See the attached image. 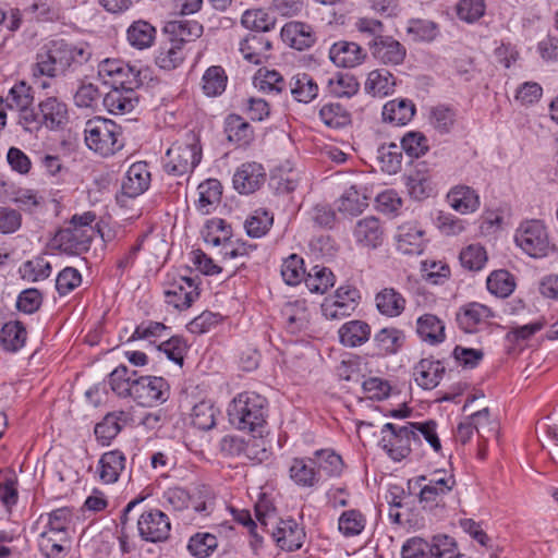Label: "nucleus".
<instances>
[{
  "mask_svg": "<svg viewBox=\"0 0 558 558\" xmlns=\"http://www.w3.org/2000/svg\"><path fill=\"white\" fill-rule=\"evenodd\" d=\"M256 447H258L257 439L245 441L243 437L238 435H226L219 441V450L225 457L245 456L248 459H256L262 462L267 457V451L263 448L259 456L255 450Z\"/></svg>",
  "mask_w": 558,
  "mask_h": 558,
  "instance_id": "obj_24",
  "label": "nucleus"
},
{
  "mask_svg": "<svg viewBox=\"0 0 558 558\" xmlns=\"http://www.w3.org/2000/svg\"><path fill=\"white\" fill-rule=\"evenodd\" d=\"M171 523L166 513L156 508L144 510L137 519L140 537L149 543L165 542L170 536Z\"/></svg>",
  "mask_w": 558,
  "mask_h": 558,
  "instance_id": "obj_14",
  "label": "nucleus"
},
{
  "mask_svg": "<svg viewBox=\"0 0 558 558\" xmlns=\"http://www.w3.org/2000/svg\"><path fill=\"white\" fill-rule=\"evenodd\" d=\"M268 401L254 391L238 393L227 409L229 423L238 430L262 434L267 424Z\"/></svg>",
  "mask_w": 558,
  "mask_h": 558,
  "instance_id": "obj_3",
  "label": "nucleus"
},
{
  "mask_svg": "<svg viewBox=\"0 0 558 558\" xmlns=\"http://www.w3.org/2000/svg\"><path fill=\"white\" fill-rule=\"evenodd\" d=\"M353 236L357 245L377 248L384 241V228L380 220L374 216L360 219L353 229Z\"/></svg>",
  "mask_w": 558,
  "mask_h": 558,
  "instance_id": "obj_27",
  "label": "nucleus"
},
{
  "mask_svg": "<svg viewBox=\"0 0 558 558\" xmlns=\"http://www.w3.org/2000/svg\"><path fill=\"white\" fill-rule=\"evenodd\" d=\"M416 333L430 345L439 344L446 340L445 323L434 314H423L416 319Z\"/></svg>",
  "mask_w": 558,
  "mask_h": 558,
  "instance_id": "obj_42",
  "label": "nucleus"
},
{
  "mask_svg": "<svg viewBox=\"0 0 558 558\" xmlns=\"http://www.w3.org/2000/svg\"><path fill=\"white\" fill-rule=\"evenodd\" d=\"M289 87L293 99L300 104H310L319 93V87L315 80L305 72L293 75Z\"/></svg>",
  "mask_w": 558,
  "mask_h": 558,
  "instance_id": "obj_46",
  "label": "nucleus"
},
{
  "mask_svg": "<svg viewBox=\"0 0 558 558\" xmlns=\"http://www.w3.org/2000/svg\"><path fill=\"white\" fill-rule=\"evenodd\" d=\"M228 76L220 65L209 66L202 76V89L207 97H218L226 90Z\"/></svg>",
  "mask_w": 558,
  "mask_h": 558,
  "instance_id": "obj_52",
  "label": "nucleus"
},
{
  "mask_svg": "<svg viewBox=\"0 0 558 558\" xmlns=\"http://www.w3.org/2000/svg\"><path fill=\"white\" fill-rule=\"evenodd\" d=\"M398 250L407 255H420L424 251V231L416 222H405L398 230Z\"/></svg>",
  "mask_w": 558,
  "mask_h": 558,
  "instance_id": "obj_38",
  "label": "nucleus"
},
{
  "mask_svg": "<svg viewBox=\"0 0 558 558\" xmlns=\"http://www.w3.org/2000/svg\"><path fill=\"white\" fill-rule=\"evenodd\" d=\"M186 58V50L168 37L155 51V64L165 71H172L179 68Z\"/></svg>",
  "mask_w": 558,
  "mask_h": 558,
  "instance_id": "obj_35",
  "label": "nucleus"
},
{
  "mask_svg": "<svg viewBox=\"0 0 558 558\" xmlns=\"http://www.w3.org/2000/svg\"><path fill=\"white\" fill-rule=\"evenodd\" d=\"M288 472L290 480L301 488H314L322 482L313 456L293 458Z\"/></svg>",
  "mask_w": 558,
  "mask_h": 558,
  "instance_id": "obj_20",
  "label": "nucleus"
},
{
  "mask_svg": "<svg viewBox=\"0 0 558 558\" xmlns=\"http://www.w3.org/2000/svg\"><path fill=\"white\" fill-rule=\"evenodd\" d=\"M170 386L163 377L137 376L133 383L132 399L142 407L163 403L169 398Z\"/></svg>",
  "mask_w": 558,
  "mask_h": 558,
  "instance_id": "obj_13",
  "label": "nucleus"
},
{
  "mask_svg": "<svg viewBox=\"0 0 558 558\" xmlns=\"http://www.w3.org/2000/svg\"><path fill=\"white\" fill-rule=\"evenodd\" d=\"M33 102V88L24 81L15 83L5 97L7 107L19 112V123L29 132L38 129V118Z\"/></svg>",
  "mask_w": 558,
  "mask_h": 558,
  "instance_id": "obj_9",
  "label": "nucleus"
},
{
  "mask_svg": "<svg viewBox=\"0 0 558 558\" xmlns=\"http://www.w3.org/2000/svg\"><path fill=\"white\" fill-rule=\"evenodd\" d=\"M218 547L216 535L208 532H197L187 543L189 553L196 558L209 557Z\"/></svg>",
  "mask_w": 558,
  "mask_h": 558,
  "instance_id": "obj_64",
  "label": "nucleus"
},
{
  "mask_svg": "<svg viewBox=\"0 0 558 558\" xmlns=\"http://www.w3.org/2000/svg\"><path fill=\"white\" fill-rule=\"evenodd\" d=\"M447 201L451 208L461 215L473 214L481 206L477 191L465 184L452 186L447 193Z\"/></svg>",
  "mask_w": 558,
  "mask_h": 558,
  "instance_id": "obj_28",
  "label": "nucleus"
},
{
  "mask_svg": "<svg viewBox=\"0 0 558 558\" xmlns=\"http://www.w3.org/2000/svg\"><path fill=\"white\" fill-rule=\"evenodd\" d=\"M405 340L404 332L393 327H385L374 336V347L378 355L387 356L398 353Z\"/></svg>",
  "mask_w": 558,
  "mask_h": 558,
  "instance_id": "obj_44",
  "label": "nucleus"
},
{
  "mask_svg": "<svg viewBox=\"0 0 558 558\" xmlns=\"http://www.w3.org/2000/svg\"><path fill=\"white\" fill-rule=\"evenodd\" d=\"M86 146L101 157H110L124 147L122 128L112 120L96 117L84 126Z\"/></svg>",
  "mask_w": 558,
  "mask_h": 558,
  "instance_id": "obj_7",
  "label": "nucleus"
},
{
  "mask_svg": "<svg viewBox=\"0 0 558 558\" xmlns=\"http://www.w3.org/2000/svg\"><path fill=\"white\" fill-rule=\"evenodd\" d=\"M217 413L218 410L210 400H202L192 409V424L201 430H209L216 425Z\"/></svg>",
  "mask_w": 558,
  "mask_h": 558,
  "instance_id": "obj_62",
  "label": "nucleus"
},
{
  "mask_svg": "<svg viewBox=\"0 0 558 558\" xmlns=\"http://www.w3.org/2000/svg\"><path fill=\"white\" fill-rule=\"evenodd\" d=\"M136 377V371H131L126 365L120 364L108 375L107 383L117 397L125 399L132 397L133 383Z\"/></svg>",
  "mask_w": 558,
  "mask_h": 558,
  "instance_id": "obj_45",
  "label": "nucleus"
},
{
  "mask_svg": "<svg viewBox=\"0 0 558 558\" xmlns=\"http://www.w3.org/2000/svg\"><path fill=\"white\" fill-rule=\"evenodd\" d=\"M27 331L23 323H5L0 330V342L7 351L16 352L25 345Z\"/></svg>",
  "mask_w": 558,
  "mask_h": 558,
  "instance_id": "obj_50",
  "label": "nucleus"
},
{
  "mask_svg": "<svg viewBox=\"0 0 558 558\" xmlns=\"http://www.w3.org/2000/svg\"><path fill=\"white\" fill-rule=\"evenodd\" d=\"M306 269L304 259L298 254H291L283 258L281 264V277L288 286H298L305 281Z\"/></svg>",
  "mask_w": 558,
  "mask_h": 558,
  "instance_id": "obj_59",
  "label": "nucleus"
},
{
  "mask_svg": "<svg viewBox=\"0 0 558 558\" xmlns=\"http://www.w3.org/2000/svg\"><path fill=\"white\" fill-rule=\"evenodd\" d=\"M445 371L446 368L439 360L426 357L414 366L413 376L420 387L430 390L439 385Z\"/></svg>",
  "mask_w": 558,
  "mask_h": 558,
  "instance_id": "obj_31",
  "label": "nucleus"
},
{
  "mask_svg": "<svg viewBox=\"0 0 558 558\" xmlns=\"http://www.w3.org/2000/svg\"><path fill=\"white\" fill-rule=\"evenodd\" d=\"M367 519L359 509L344 510L338 518V531L347 537H355L363 533Z\"/></svg>",
  "mask_w": 558,
  "mask_h": 558,
  "instance_id": "obj_51",
  "label": "nucleus"
},
{
  "mask_svg": "<svg viewBox=\"0 0 558 558\" xmlns=\"http://www.w3.org/2000/svg\"><path fill=\"white\" fill-rule=\"evenodd\" d=\"M202 160V145L194 132L175 141L162 158L163 171L172 177L190 175Z\"/></svg>",
  "mask_w": 558,
  "mask_h": 558,
  "instance_id": "obj_6",
  "label": "nucleus"
},
{
  "mask_svg": "<svg viewBox=\"0 0 558 558\" xmlns=\"http://www.w3.org/2000/svg\"><path fill=\"white\" fill-rule=\"evenodd\" d=\"M274 223V215L266 209H256L250 215L244 223L250 238L259 239L268 233Z\"/></svg>",
  "mask_w": 558,
  "mask_h": 558,
  "instance_id": "obj_60",
  "label": "nucleus"
},
{
  "mask_svg": "<svg viewBox=\"0 0 558 558\" xmlns=\"http://www.w3.org/2000/svg\"><path fill=\"white\" fill-rule=\"evenodd\" d=\"M202 236L207 244L220 246L232 238V228L222 218L215 217L206 222Z\"/></svg>",
  "mask_w": 558,
  "mask_h": 558,
  "instance_id": "obj_56",
  "label": "nucleus"
},
{
  "mask_svg": "<svg viewBox=\"0 0 558 558\" xmlns=\"http://www.w3.org/2000/svg\"><path fill=\"white\" fill-rule=\"evenodd\" d=\"M375 305L383 316L396 318L404 312L407 300L395 288L386 287L375 294Z\"/></svg>",
  "mask_w": 558,
  "mask_h": 558,
  "instance_id": "obj_34",
  "label": "nucleus"
},
{
  "mask_svg": "<svg viewBox=\"0 0 558 558\" xmlns=\"http://www.w3.org/2000/svg\"><path fill=\"white\" fill-rule=\"evenodd\" d=\"M396 86V78L391 72L386 69H377L369 72L365 82L367 93L377 97H385L392 94Z\"/></svg>",
  "mask_w": 558,
  "mask_h": 558,
  "instance_id": "obj_49",
  "label": "nucleus"
},
{
  "mask_svg": "<svg viewBox=\"0 0 558 558\" xmlns=\"http://www.w3.org/2000/svg\"><path fill=\"white\" fill-rule=\"evenodd\" d=\"M335 281L336 277L329 268L315 265L307 271L304 282L312 293L324 294L333 287Z\"/></svg>",
  "mask_w": 558,
  "mask_h": 558,
  "instance_id": "obj_53",
  "label": "nucleus"
},
{
  "mask_svg": "<svg viewBox=\"0 0 558 558\" xmlns=\"http://www.w3.org/2000/svg\"><path fill=\"white\" fill-rule=\"evenodd\" d=\"M495 312L480 302H469L461 305L456 313V323L465 333H475L490 324L495 318Z\"/></svg>",
  "mask_w": 558,
  "mask_h": 558,
  "instance_id": "obj_15",
  "label": "nucleus"
},
{
  "mask_svg": "<svg viewBox=\"0 0 558 558\" xmlns=\"http://www.w3.org/2000/svg\"><path fill=\"white\" fill-rule=\"evenodd\" d=\"M415 112L416 107L412 100L396 98L384 105L381 116L385 122L393 125H405L413 119Z\"/></svg>",
  "mask_w": 558,
  "mask_h": 558,
  "instance_id": "obj_41",
  "label": "nucleus"
},
{
  "mask_svg": "<svg viewBox=\"0 0 558 558\" xmlns=\"http://www.w3.org/2000/svg\"><path fill=\"white\" fill-rule=\"evenodd\" d=\"M162 288L167 305L186 311L201 296V278L190 267L172 269L166 274Z\"/></svg>",
  "mask_w": 558,
  "mask_h": 558,
  "instance_id": "obj_5",
  "label": "nucleus"
},
{
  "mask_svg": "<svg viewBox=\"0 0 558 558\" xmlns=\"http://www.w3.org/2000/svg\"><path fill=\"white\" fill-rule=\"evenodd\" d=\"M271 41L263 34H248L240 43V51L243 58L253 63L262 64L268 57Z\"/></svg>",
  "mask_w": 558,
  "mask_h": 558,
  "instance_id": "obj_40",
  "label": "nucleus"
},
{
  "mask_svg": "<svg viewBox=\"0 0 558 558\" xmlns=\"http://www.w3.org/2000/svg\"><path fill=\"white\" fill-rule=\"evenodd\" d=\"M36 116L38 118V129L45 125L49 130H60L69 121L66 104L54 96L47 97L38 104Z\"/></svg>",
  "mask_w": 558,
  "mask_h": 558,
  "instance_id": "obj_19",
  "label": "nucleus"
},
{
  "mask_svg": "<svg viewBox=\"0 0 558 558\" xmlns=\"http://www.w3.org/2000/svg\"><path fill=\"white\" fill-rule=\"evenodd\" d=\"M266 181L265 168L256 161H247L236 168L232 183L240 194L248 195L259 190Z\"/></svg>",
  "mask_w": 558,
  "mask_h": 558,
  "instance_id": "obj_17",
  "label": "nucleus"
},
{
  "mask_svg": "<svg viewBox=\"0 0 558 558\" xmlns=\"http://www.w3.org/2000/svg\"><path fill=\"white\" fill-rule=\"evenodd\" d=\"M98 72L111 87L140 88L143 85L141 69L121 59L104 60Z\"/></svg>",
  "mask_w": 558,
  "mask_h": 558,
  "instance_id": "obj_11",
  "label": "nucleus"
},
{
  "mask_svg": "<svg viewBox=\"0 0 558 558\" xmlns=\"http://www.w3.org/2000/svg\"><path fill=\"white\" fill-rule=\"evenodd\" d=\"M22 279L37 282L47 279L52 271L51 264L44 256H36L24 262L19 269Z\"/></svg>",
  "mask_w": 558,
  "mask_h": 558,
  "instance_id": "obj_61",
  "label": "nucleus"
},
{
  "mask_svg": "<svg viewBox=\"0 0 558 558\" xmlns=\"http://www.w3.org/2000/svg\"><path fill=\"white\" fill-rule=\"evenodd\" d=\"M312 456L317 470H319L320 480H323V477H340L343 473L344 462L342 457L335 450L329 448L318 449L315 450Z\"/></svg>",
  "mask_w": 558,
  "mask_h": 558,
  "instance_id": "obj_43",
  "label": "nucleus"
},
{
  "mask_svg": "<svg viewBox=\"0 0 558 558\" xmlns=\"http://www.w3.org/2000/svg\"><path fill=\"white\" fill-rule=\"evenodd\" d=\"M96 214L74 215L51 239V247L69 256L87 253L96 234Z\"/></svg>",
  "mask_w": 558,
  "mask_h": 558,
  "instance_id": "obj_2",
  "label": "nucleus"
},
{
  "mask_svg": "<svg viewBox=\"0 0 558 558\" xmlns=\"http://www.w3.org/2000/svg\"><path fill=\"white\" fill-rule=\"evenodd\" d=\"M223 132L228 142L244 147L254 141V129L242 116L228 114L223 120Z\"/></svg>",
  "mask_w": 558,
  "mask_h": 558,
  "instance_id": "obj_30",
  "label": "nucleus"
},
{
  "mask_svg": "<svg viewBox=\"0 0 558 558\" xmlns=\"http://www.w3.org/2000/svg\"><path fill=\"white\" fill-rule=\"evenodd\" d=\"M320 121L328 128L341 129L350 124L351 114L340 102L324 104L318 112Z\"/></svg>",
  "mask_w": 558,
  "mask_h": 558,
  "instance_id": "obj_54",
  "label": "nucleus"
},
{
  "mask_svg": "<svg viewBox=\"0 0 558 558\" xmlns=\"http://www.w3.org/2000/svg\"><path fill=\"white\" fill-rule=\"evenodd\" d=\"M368 49L375 60L386 65L402 64L407 57V48L390 35H384Z\"/></svg>",
  "mask_w": 558,
  "mask_h": 558,
  "instance_id": "obj_21",
  "label": "nucleus"
},
{
  "mask_svg": "<svg viewBox=\"0 0 558 558\" xmlns=\"http://www.w3.org/2000/svg\"><path fill=\"white\" fill-rule=\"evenodd\" d=\"M402 148L395 143L384 144L377 150L380 169L388 173H397L402 166Z\"/></svg>",
  "mask_w": 558,
  "mask_h": 558,
  "instance_id": "obj_58",
  "label": "nucleus"
},
{
  "mask_svg": "<svg viewBox=\"0 0 558 558\" xmlns=\"http://www.w3.org/2000/svg\"><path fill=\"white\" fill-rule=\"evenodd\" d=\"M380 434L379 446L391 460L400 462L410 454L414 432L409 422L402 426L386 423L381 427Z\"/></svg>",
  "mask_w": 558,
  "mask_h": 558,
  "instance_id": "obj_10",
  "label": "nucleus"
},
{
  "mask_svg": "<svg viewBox=\"0 0 558 558\" xmlns=\"http://www.w3.org/2000/svg\"><path fill=\"white\" fill-rule=\"evenodd\" d=\"M359 290L352 286H340L332 295L324 299L322 314L328 320H340L351 316L359 305Z\"/></svg>",
  "mask_w": 558,
  "mask_h": 558,
  "instance_id": "obj_12",
  "label": "nucleus"
},
{
  "mask_svg": "<svg viewBox=\"0 0 558 558\" xmlns=\"http://www.w3.org/2000/svg\"><path fill=\"white\" fill-rule=\"evenodd\" d=\"M90 58V46L85 41L52 39L36 52L31 72L34 78H64L87 64Z\"/></svg>",
  "mask_w": 558,
  "mask_h": 558,
  "instance_id": "obj_1",
  "label": "nucleus"
},
{
  "mask_svg": "<svg viewBox=\"0 0 558 558\" xmlns=\"http://www.w3.org/2000/svg\"><path fill=\"white\" fill-rule=\"evenodd\" d=\"M241 24L255 34L267 33L275 28L276 17L264 9H248L242 14Z\"/></svg>",
  "mask_w": 558,
  "mask_h": 558,
  "instance_id": "obj_55",
  "label": "nucleus"
},
{
  "mask_svg": "<svg viewBox=\"0 0 558 558\" xmlns=\"http://www.w3.org/2000/svg\"><path fill=\"white\" fill-rule=\"evenodd\" d=\"M329 59L338 68L353 69L366 61L367 51L355 41L338 40L329 48Z\"/></svg>",
  "mask_w": 558,
  "mask_h": 558,
  "instance_id": "obj_18",
  "label": "nucleus"
},
{
  "mask_svg": "<svg viewBox=\"0 0 558 558\" xmlns=\"http://www.w3.org/2000/svg\"><path fill=\"white\" fill-rule=\"evenodd\" d=\"M37 543L44 558H65L71 550L70 534L41 532Z\"/></svg>",
  "mask_w": 558,
  "mask_h": 558,
  "instance_id": "obj_32",
  "label": "nucleus"
},
{
  "mask_svg": "<svg viewBox=\"0 0 558 558\" xmlns=\"http://www.w3.org/2000/svg\"><path fill=\"white\" fill-rule=\"evenodd\" d=\"M360 84L354 75L338 72L328 80V89L336 97L350 98L359 92Z\"/></svg>",
  "mask_w": 558,
  "mask_h": 558,
  "instance_id": "obj_63",
  "label": "nucleus"
},
{
  "mask_svg": "<svg viewBox=\"0 0 558 558\" xmlns=\"http://www.w3.org/2000/svg\"><path fill=\"white\" fill-rule=\"evenodd\" d=\"M196 209L203 215H208L221 201L222 185L217 179H207L198 187Z\"/></svg>",
  "mask_w": 558,
  "mask_h": 558,
  "instance_id": "obj_47",
  "label": "nucleus"
},
{
  "mask_svg": "<svg viewBox=\"0 0 558 558\" xmlns=\"http://www.w3.org/2000/svg\"><path fill=\"white\" fill-rule=\"evenodd\" d=\"M129 420V413L125 411H116L108 413L99 423L96 424L94 433L98 442L108 446L122 430L123 425Z\"/></svg>",
  "mask_w": 558,
  "mask_h": 558,
  "instance_id": "obj_37",
  "label": "nucleus"
},
{
  "mask_svg": "<svg viewBox=\"0 0 558 558\" xmlns=\"http://www.w3.org/2000/svg\"><path fill=\"white\" fill-rule=\"evenodd\" d=\"M151 181L149 166L146 161L132 163L122 181V192L128 197H137L148 190Z\"/></svg>",
  "mask_w": 558,
  "mask_h": 558,
  "instance_id": "obj_23",
  "label": "nucleus"
},
{
  "mask_svg": "<svg viewBox=\"0 0 558 558\" xmlns=\"http://www.w3.org/2000/svg\"><path fill=\"white\" fill-rule=\"evenodd\" d=\"M372 335L368 323L353 319L344 323L338 329L339 342L345 348H357L366 343Z\"/></svg>",
  "mask_w": 558,
  "mask_h": 558,
  "instance_id": "obj_36",
  "label": "nucleus"
},
{
  "mask_svg": "<svg viewBox=\"0 0 558 558\" xmlns=\"http://www.w3.org/2000/svg\"><path fill=\"white\" fill-rule=\"evenodd\" d=\"M368 206V197L355 185L350 186L338 199V209L341 213L356 216Z\"/></svg>",
  "mask_w": 558,
  "mask_h": 558,
  "instance_id": "obj_57",
  "label": "nucleus"
},
{
  "mask_svg": "<svg viewBox=\"0 0 558 558\" xmlns=\"http://www.w3.org/2000/svg\"><path fill=\"white\" fill-rule=\"evenodd\" d=\"M126 458L119 450H110L101 454L98 461L99 478L104 484L116 483L125 468Z\"/></svg>",
  "mask_w": 558,
  "mask_h": 558,
  "instance_id": "obj_39",
  "label": "nucleus"
},
{
  "mask_svg": "<svg viewBox=\"0 0 558 558\" xmlns=\"http://www.w3.org/2000/svg\"><path fill=\"white\" fill-rule=\"evenodd\" d=\"M277 546L286 551L300 549L306 538V532L302 523L293 518L279 519L271 532Z\"/></svg>",
  "mask_w": 558,
  "mask_h": 558,
  "instance_id": "obj_16",
  "label": "nucleus"
},
{
  "mask_svg": "<svg viewBox=\"0 0 558 558\" xmlns=\"http://www.w3.org/2000/svg\"><path fill=\"white\" fill-rule=\"evenodd\" d=\"M286 327L289 332L298 333L305 330L308 325V311L304 301L289 302L282 308Z\"/></svg>",
  "mask_w": 558,
  "mask_h": 558,
  "instance_id": "obj_48",
  "label": "nucleus"
},
{
  "mask_svg": "<svg viewBox=\"0 0 558 558\" xmlns=\"http://www.w3.org/2000/svg\"><path fill=\"white\" fill-rule=\"evenodd\" d=\"M280 34L282 40L287 45L299 51H304L311 48L316 41L313 27L299 21H292L284 24Z\"/></svg>",
  "mask_w": 558,
  "mask_h": 558,
  "instance_id": "obj_26",
  "label": "nucleus"
},
{
  "mask_svg": "<svg viewBox=\"0 0 558 558\" xmlns=\"http://www.w3.org/2000/svg\"><path fill=\"white\" fill-rule=\"evenodd\" d=\"M157 37L156 27L146 20L133 21L125 32L128 44L136 50H145L150 48Z\"/></svg>",
  "mask_w": 558,
  "mask_h": 558,
  "instance_id": "obj_33",
  "label": "nucleus"
},
{
  "mask_svg": "<svg viewBox=\"0 0 558 558\" xmlns=\"http://www.w3.org/2000/svg\"><path fill=\"white\" fill-rule=\"evenodd\" d=\"M513 239L524 254L535 259L547 257L556 250L547 227L539 219L522 221L515 229Z\"/></svg>",
  "mask_w": 558,
  "mask_h": 558,
  "instance_id": "obj_8",
  "label": "nucleus"
},
{
  "mask_svg": "<svg viewBox=\"0 0 558 558\" xmlns=\"http://www.w3.org/2000/svg\"><path fill=\"white\" fill-rule=\"evenodd\" d=\"M405 185L411 197L425 199L435 193L432 171L426 162H418L405 179Z\"/></svg>",
  "mask_w": 558,
  "mask_h": 558,
  "instance_id": "obj_25",
  "label": "nucleus"
},
{
  "mask_svg": "<svg viewBox=\"0 0 558 558\" xmlns=\"http://www.w3.org/2000/svg\"><path fill=\"white\" fill-rule=\"evenodd\" d=\"M203 32V25L195 20H172L167 22L163 27V33L183 48L186 44L199 38Z\"/></svg>",
  "mask_w": 558,
  "mask_h": 558,
  "instance_id": "obj_29",
  "label": "nucleus"
},
{
  "mask_svg": "<svg viewBox=\"0 0 558 558\" xmlns=\"http://www.w3.org/2000/svg\"><path fill=\"white\" fill-rule=\"evenodd\" d=\"M137 89L132 87H111L105 95L102 104L111 114L130 113L140 101Z\"/></svg>",
  "mask_w": 558,
  "mask_h": 558,
  "instance_id": "obj_22",
  "label": "nucleus"
},
{
  "mask_svg": "<svg viewBox=\"0 0 558 558\" xmlns=\"http://www.w3.org/2000/svg\"><path fill=\"white\" fill-rule=\"evenodd\" d=\"M418 504L424 511L438 514L447 507V499L457 486L454 474L447 470H435L428 475H418Z\"/></svg>",
  "mask_w": 558,
  "mask_h": 558,
  "instance_id": "obj_4",
  "label": "nucleus"
}]
</instances>
